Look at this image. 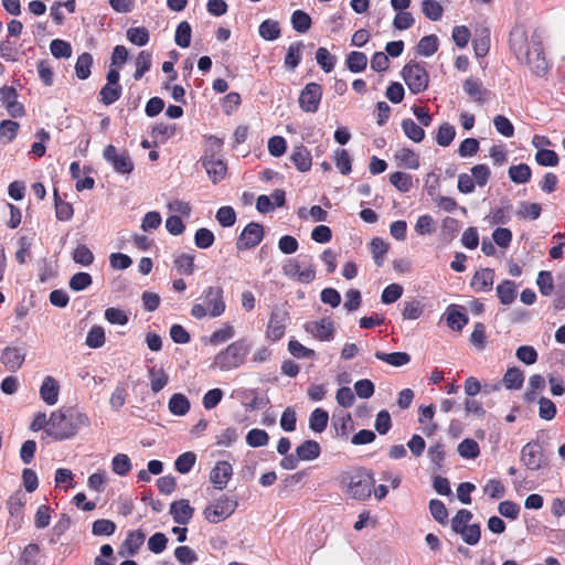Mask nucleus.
I'll list each match as a JSON object with an SVG mask.
<instances>
[{
    "label": "nucleus",
    "instance_id": "36",
    "mask_svg": "<svg viewBox=\"0 0 565 565\" xmlns=\"http://www.w3.org/2000/svg\"><path fill=\"white\" fill-rule=\"evenodd\" d=\"M54 204H55V214L56 218L60 221H70L74 214V210L71 203L63 201L57 192V189H54Z\"/></svg>",
    "mask_w": 565,
    "mask_h": 565
},
{
    "label": "nucleus",
    "instance_id": "9",
    "mask_svg": "<svg viewBox=\"0 0 565 565\" xmlns=\"http://www.w3.org/2000/svg\"><path fill=\"white\" fill-rule=\"evenodd\" d=\"M237 502L222 495L204 510V516L210 523H218L228 518L236 509Z\"/></svg>",
    "mask_w": 565,
    "mask_h": 565
},
{
    "label": "nucleus",
    "instance_id": "7",
    "mask_svg": "<svg viewBox=\"0 0 565 565\" xmlns=\"http://www.w3.org/2000/svg\"><path fill=\"white\" fill-rule=\"evenodd\" d=\"M402 76L413 94H419L428 87V73L419 63L406 64L402 70Z\"/></svg>",
    "mask_w": 565,
    "mask_h": 565
},
{
    "label": "nucleus",
    "instance_id": "25",
    "mask_svg": "<svg viewBox=\"0 0 565 565\" xmlns=\"http://www.w3.org/2000/svg\"><path fill=\"white\" fill-rule=\"evenodd\" d=\"M321 447L316 440H306L296 448V455L301 460L310 461L320 456Z\"/></svg>",
    "mask_w": 565,
    "mask_h": 565
},
{
    "label": "nucleus",
    "instance_id": "61",
    "mask_svg": "<svg viewBox=\"0 0 565 565\" xmlns=\"http://www.w3.org/2000/svg\"><path fill=\"white\" fill-rule=\"evenodd\" d=\"M370 247L375 264L377 266H382L384 263V256L388 249V245L382 238L375 237L371 241Z\"/></svg>",
    "mask_w": 565,
    "mask_h": 565
},
{
    "label": "nucleus",
    "instance_id": "1",
    "mask_svg": "<svg viewBox=\"0 0 565 565\" xmlns=\"http://www.w3.org/2000/svg\"><path fill=\"white\" fill-rule=\"evenodd\" d=\"M509 45L516 60L526 64L534 75H546L550 65L544 56L542 43L535 34L529 40L527 30L523 24H515L512 28Z\"/></svg>",
    "mask_w": 565,
    "mask_h": 565
},
{
    "label": "nucleus",
    "instance_id": "21",
    "mask_svg": "<svg viewBox=\"0 0 565 565\" xmlns=\"http://www.w3.org/2000/svg\"><path fill=\"white\" fill-rule=\"evenodd\" d=\"M494 280V271L490 268H483L477 271L471 280L472 288L478 292L491 290Z\"/></svg>",
    "mask_w": 565,
    "mask_h": 565
},
{
    "label": "nucleus",
    "instance_id": "41",
    "mask_svg": "<svg viewBox=\"0 0 565 565\" xmlns=\"http://www.w3.org/2000/svg\"><path fill=\"white\" fill-rule=\"evenodd\" d=\"M132 463L126 454H117L111 460V470L117 476L124 477L130 472Z\"/></svg>",
    "mask_w": 565,
    "mask_h": 565
},
{
    "label": "nucleus",
    "instance_id": "10",
    "mask_svg": "<svg viewBox=\"0 0 565 565\" xmlns=\"http://www.w3.org/2000/svg\"><path fill=\"white\" fill-rule=\"evenodd\" d=\"M322 97V87L317 83H308L300 92L298 103L299 107L306 113H316Z\"/></svg>",
    "mask_w": 565,
    "mask_h": 565
},
{
    "label": "nucleus",
    "instance_id": "39",
    "mask_svg": "<svg viewBox=\"0 0 565 565\" xmlns=\"http://www.w3.org/2000/svg\"><path fill=\"white\" fill-rule=\"evenodd\" d=\"M402 129L406 137L414 142H420L425 138L424 129L411 118L403 119Z\"/></svg>",
    "mask_w": 565,
    "mask_h": 565
},
{
    "label": "nucleus",
    "instance_id": "49",
    "mask_svg": "<svg viewBox=\"0 0 565 565\" xmlns=\"http://www.w3.org/2000/svg\"><path fill=\"white\" fill-rule=\"evenodd\" d=\"M456 137V129L452 125L444 122L439 126L436 142L441 147H448Z\"/></svg>",
    "mask_w": 565,
    "mask_h": 565
},
{
    "label": "nucleus",
    "instance_id": "5",
    "mask_svg": "<svg viewBox=\"0 0 565 565\" xmlns=\"http://www.w3.org/2000/svg\"><path fill=\"white\" fill-rule=\"evenodd\" d=\"M250 351V344L246 339L232 342L226 349L218 352L212 363V367L227 372L241 367Z\"/></svg>",
    "mask_w": 565,
    "mask_h": 565
},
{
    "label": "nucleus",
    "instance_id": "51",
    "mask_svg": "<svg viewBox=\"0 0 565 565\" xmlns=\"http://www.w3.org/2000/svg\"><path fill=\"white\" fill-rule=\"evenodd\" d=\"M316 60L317 63L321 66V68L326 73H330L337 63V57L326 49V47H319L316 52Z\"/></svg>",
    "mask_w": 565,
    "mask_h": 565
},
{
    "label": "nucleus",
    "instance_id": "50",
    "mask_svg": "<svg viewBox=\"0 0 565 565\" xmlns=\"http://www.w3.org/2000/svg\"><path fill=\"white\" fill-rule=\"evenodd\" d=\"M191 25L186 21L179 23L175 30L174 41L182 49L189 47L191 43Z\"/></svg>",
    "mask_w": 565,
    "mask_h": 565
},
{
    "label": "nucleus",
    "instance_id": "29",
    "mask_svg": "<svg viewBox=\"0 0 565 565\" xmlns=\"http://www.w3.org/2000/svg\"><path fill=\"white\" fill-rule=\"evenodd\" d=\"M395 160L399 166L416 170L419 168V157L409 148H402L395 153Z\"/></svg>",
    "mask_w": 565,
    "mask_h": 565
},
{
    "label": "nucleus",
    "instance_id": "18",
    "mask_svg": "<svg viewBox=\"0 0 565 565\" xmlns=\"http://www.w3.org/2000/svg\"><path fill=\"white\" fill-rule=\"evenodd\" d=\"M60 385L53 376H45L40 387V396L47 405H55L58 401Z\"/></svg>",
    "mask_w": 565,
    "mask_h": 565
},
{
    "label": "nucleus",
    "instance_id": "42",
    "mask_svg": "<svg viewBox=\"0 0 565 565\" xmlns=\"http://www.w3.org/2000/svg\"><path fill=\"white\" fill-rule=\"evenodd\" d=\"M367 57L363 52L353 51L347 57V66L352 73H360L366 68Z\"/></svg>",
    "mask_w": 565,
    "mask_h": 565
},
{
    "label": "nucleus",
    "instance_id": "57",
    "mask_svg": "<svg viewBox=\"0 0 565 565\" xmlns=\"http://www.w3.org/2000/svg\"><path fill=\"white\" fill-rule=\"evenodd\" d=\"M510 210H511V204L491 210V212L488 216L490 224H493V225L508 224L511 220Z\"/></svg>",
    "mask_w": 565,
    "mask_h": 565
},
{
    "label": "nucleus",
    "instance_id": "28",
    "mask_svg": "<svg viewBox=\"0 0 565 565\" xmlns=\"http://www.w3.org/2000/svg\"><path fill=\"white\" fill-rule=\"evenodd\" d=\"M168 408L175 416H184L190 411V402L185 395L175 393L170 397Z\"/></svg>",
    "mask_w": 565,
    "mask_h": 565
},
{
    "label": "nucleus",
    "instance_id": "3",
    "mask_svg": "<svg viewBox=\"0 0 565 565\" xmlns=\"http://www.w3.org/2000/svg\"><path fill=\"white\" fill-rule=\"evenodd\" d=\"M341 484L344 486V493L358 501H365L372 494L375 484L373 473L366 469H358L352 473H345L341 478Z\"/></svg>",
    "mask_w": 565,
    "mask_h": 565
},
{
    "label": "nucleus",
    "instance_id": "23",
    "mask_svg": "<svg viewBox=\"0 0 565 565\" xmlns=\"http://www.w3.org/2000/svg\"><path fill=\"white\" fill-rule=\"evenodd\" d=\"M469 319L466 313L458 310V307L455 305H450L446 310V322L447 326L456 331L462 330V328L468 323Z\"/></svg>",
    "mask_w": 565,
    "mask_h": 565
},
{
    "label": "nucleus",
    "instance_id": "53",
    "mask_svg": "<svg viewBox=\"0 0 565 565\" xmlns=\"http://www.w3.org/2000/svg\"><path fill=\"white\" fill-rule=\"evenodd\" d=\"M196 461V455L192 451H186L180 455L174 461V468L180 473H188L193 468Z\"/></svg>",
    "mask_w": 565,
    "mask_h": 565
},
{
    "label": "nucleus",
    "instance_id": "14",
    "mask_svg": "<svg viewBox=\"0 0 565 565\" xmlns=\"http://www.w3.org/2000/svg\"><path fill=\"white\" fill-rule=\"evenodd\" d=\"M25 350L21 347H6L1 353V363L10 372L19 370L25 360Z\"/></svg>",
    "mask_w": 565,
    "mask_h": 565
},
{
    "label": "nucleus",
    "instance_id": "63",
    "mask_svg": "<svg viewBox=\"0 0 565 565\" xmlns=\"http://www.w3.org/2000/svg\"><path fill=\"white\" fill-rule=\"evenodd\" d=\"M269 436L264 429L253 428L246 435V443L250 447H262L268 444Z\"/></svg>",
    "mask_w": 565,
    "mask_h": 565
},
{
    "label": "nucleus",
    "instance_id": "27",
    "mask_svg": "<svg viewBox=\"0 0 565 565\" xmlns=\"http://www.w3.org/2000/svg\"><path fill=\"white\" fill-rule=\"evenodd\" d=\"M497 295L502 305H511L516 298V286L512 280H503L497 286Z\"/></svg>",
    "mask_w": 565,
    "mask_h": 565
},
{
    "label": "nucleus",
    "instance_id": "56",
    "mask_svg": "<svg viewBox=\"0 0 565 565\" xmlns=\"http://www.w3.org/2000/svg\"><path fill=\"white\" fill-rule=\"evenodd\" d=\"M174 267L180 274L192 275L194 271V255L183 253L174 259Z\"/></svg>",
    "mask_w": 565,
    "mask_h": 565
},
{
    "label": "nucleus",
    "instance_id": "45",
    "mask_svg": "<svg viewBox=\"0 0 565 565\" xmlns=\"http://www.w3.org/2000/svg\"><path fill=\"white\" fill-rule=\"evenodd\" d=\"M93 64V56L85 52L81 54L75 64V73L79 79H86L90 75V67Z\"/></svg>",
    "mask_w": 565,
    "mask_h": 565
},
{
    "label": "nucleus",
    "instance_id": "33",
    "mask_svg": "<svg viewBox=\"0 0 565 565\" xmlns=\"http://www.w3.org/2000/svg\"><path fill=\"white\" fill-rule=\"evenodd\" d=\"M329 422V414L322 408H316L309 417V427L315 433H322Z\"/></svg>",
    "mask_w": 565,
    "mask_h": 565
},
{
    "label": "nucleus",
    "instance_id": "24",
    "mask_svg": "<svg viewBox=\"0 0 565 565\" xmlns=\"http://www.w3.org/2000/svg\"><path fill=\"white\" fill-rule=\"evenodd\" d=\"M303 43L297 41L288 46L287 54L285 56L284 65L287 70L294 71L301 62L302 58Z\"/></svg>",
    "mask_w": 565,
    "mask_h": 565
},
{
    "label": "nucleus",
    "instance_id": "46",
    "mask_svg": "<svg viewBox=\"0 0 565 565\" xmlns=\"http://www.w3.org/2000/svg\"><path fill=\"white\" fill-rule=\"evenodd\" d=\"M291 24L297 32L306 33L311 26V18L307 12L296 10L291 14Z\"/></svg>",
    "mask_w": 565,
    "mask_h": 565
},
{
    "label": "nucleus",
    "instance_id": "30",
    "mask_svg": "<svg viewBox=\"0 0 565 565\" xmlns=\"http://www.w3.org/2000/svg\"><path fill=\"white\" fill-rule=\"evenodd\" d=\"M146 534L141 530L129 532L122 547L127 550V555L134 556L145 543Z\"/></svg>",
    "mask_w": 565,
    "mask_h": 565
},
{
    "label": "nucleus",
    "instance_id": "60",
    "mask_svg": "<svg viewBox=\"0 0 565 565\" xmlns=\"http://www.w3.org/2000/svg\"><path fill=\"white\" fill-rule=\"evenodd\" d=\"M50 51L56 58H68L72 56V46L64 40H53L50 44Z\"/></svg>",
    "mask_w": 565,
    "mask_h": 565
},
{
    "label": "nucleus",
    "instance_id": "38",
    "mask_svg": "<svg viewBox=\"0 0 565 565\" xmlns=\"http://www.w3.org/2000/svg\"><path fill=\"white\" fill-rule=\"evenodd\" d=\"M502 382L508 390H519L523 385L524 374L518 367L508 369Z\"/></svg>",
    "mask_w": 565,
    "mask_h": 565
},
{
    "label": "nucleus",
    "instance_id": "2",
    "mask_svg": "<svg viewBox=\"0 0 565 565\" xmlns=\"http://www.w3.org/2000/svg\"><path fill=\"white\" fill-rule=\"evenodd\" d=\"M88 416L77 409H68L66 413L58 409L50 415V427L46 434L56 440H66L74 437L82 428L88 427Z\"/></svg>",
    "mask_w": 565,
    "mask_h": 565
},
{
    "label": "nucleus",
    "instance_id": "16",
    "mask_svg": "<svg viewBox=\"0 0 565 565\" xmlns=\"http://www.w3.org/2000/svg\"><path fill=\"white\" fill-rule=\"evenodd\" d=\"M233 475V468L227 461H218L210 472V481L217 490H223Z\"/></svg>",
    "mask_w": 565,
    "mask_h": 565
},
{
    "label": "nucleus",
    "instance_id": "59",
    "mask_svg": "<svg viewBox=\"0 0 565 565\" xmlns=\"http://www.w3.org/2000/svg\"><path fill=\"white\" fill-rule=\"evenodd\" d=\"M214 241L215 236L209 228L201 227L194 234V244L198 248L206 249L214 244Z\"/></svg>",
    "mask_w": 565,
    "mask_h": 565
},
{
    "label": "nucleus",
    "instance_id": "4",
    "mask_svg": "<svg viewBox=\"0 0 565 565\" xmlns=\"http://www.w3.org/2000/svg\"><path fill=\"white\" fill-rule=\"evenodd\" d=\"M201 299L202 302L194 303L191 309V315L195 319H203L205 317L217 318L224 313L226 305L222 287H206L202 292Z\"/></svg>",
    "mask_w": 565,
    "mask_h": 565
},
{
    "label": "nucleus",
    "instance_id": "15",
    "mask_svg": "<svg viewBox=\"0 0 565 565\" xmlns=\"http://www.w3.org/2000/svg\"><path fill=\"white\" fill-rule=\"evenodd\" d=\"M521 461L531 470L540 469L544 462L542 447L537 443H527L521 450Z\"/></svg>",
    "mask_w": 565,
    "mask_h": 565
},
{
    "label": "nucleus",
    "instance_id": "20",
    "mask_svg": "<svg viewBox=\"0 0 565 565\" xmlns=\"http://www.w3.org/2000/svg\"><path fill=\"white\" fill-rule=\"evenodd\" d=\"M290 160L298 171L307 172L311 169L312 157L310 151L302 145L296 146L290 154Z\"/></svg>",
    "mask_w": 565,
    "mask_h": 565
},
{
    "label": "nucleus",
    "instance_id": "11",
    "mask_svg": "<svg viewBox=\"0 0 565 565\" xmlns=\"http://www.w3.org/2000/svg\"><path fill=\"white\" fill-rule=\"evenodd\" d=\"M264 238V227L259 223L252 222L242 231L236 241L238 250H246L256 247Z\"/></svg>",
    "mask_w": 565,
    "mask_h": 565
},
{
    "label": "nucleus",
    "instance_id": "35",
    "mask_svg": "<svg viewBox=\"0 0 565 565\" xmlns=\"http://www.w3.org/2000/svg\"><path fill=\"white\" fill-rule=\"evenodd\" d=\"M121 92V85H111L106 83L99 92V100L104 105L109 106L120 98Z\"/></svg>",
    "mask_w": 565,
    "mask_h": 565
},
{
    "label": "nucleus",
    "instance_id": "26",
    "mask_svg": "<svg viewBox=\"0 0 565 565\" xmlns=\"http://www.w3.org/2000/svg\"><path fill=\"white\" fill-rule=\"evenodd\" d=\"M374 355L377 360L384 361L395 367H401L411 362V355L406 352L385 353L382 351H376Z\"/></svg>",
    "mask_w": 565,
    "mask_h": 565
},
{
    "label": "nucleus",
    "instance_id": "48",
    "mask_svg": "<svg viewBox=\"0 0 565 565\" xmlns=\"http://www.w3.org/2000/svg\"><path fill=\"white\" fill-rule=\"evenodd\" d=\"M152 55L148 51H141L136 58V72L134 78L139 81L151 67Z\"/></svg>",
    "mask_w": 565,
    "mask_h": 565
},
{
    "label": "nucleus",
    "instance_id": "32",
    "mask_svg": "<svg viewBox=\"0 0 565 565\" xmlns=\"http://www.w3.org/2000/svg\"><path fill=\"white\" fill-rule=\"evenodd\" d=\"M473 50L477 57H483L488 54L490 49V31L483 28L473 39Z\"/></svg>",
    "mask_w": 565,
    "mask_h": 565
},
{
    "label": "nucleus",
    "instance_id": "12",
    "mask_svg": "<svg viewBox=\"0 0 565 565\" xmlns=\"http://www.w3.org/2000/svg\"><path fill=\"white\" fill-rule=\"evenodd\" d=\"M288 319L287 311L282 309L273 310L267 324L266 338L271 342L279 341L285 334Z\"/></svg>",
    "mask_w": 565,
    "mask_h": 565
},
{
    "label": "nucleus",
    "instance_id": "37",
    "mask_svg": "<svg viewBox=\"0 0 565 565\" xmlns=\"http://www.w3.org/2000/svg\"><path fill=\"white\" fill-rule=\"evenodd\" d=\"M259 35L266 41H275L280 36L279 23L275 20L267 19L259 25Z\"/></svg>",
    "mask_w": 565,
    "mask_h": 565
},
{
    "label": "nucleus",
    "instance_id": "47",
    "mask_svg": "<svg viewBox=\"0 0 565 565\" xmlns=\"http://www.w3.org/2000/svg\"><path fill=\"white\" fill-rule=\"evenodd\" d=\"M458 454L465 459H475L480 454V448L475 439L466 438L458 445Z\"/></svg>",
    "mask_w": 565,
    "mask_h": 565
},
{
    "label": "nucleus",
    "instance_id": "64",
    "mask_svg": "<svg viewBox=\"0 0 565 565\" xmlns=\"http://www.w3.org/2000/svg\"><path fill=\"white\" fill-rule=\"evenodd\" d=\"M390 181L401 192H408L413 186L412 177L405 172L392 173Z\"/></svg>",
    "mask_w": 565,
    "mask_h": 565
},
{
    "label": "nucleus",
    "instance_id": "55",
    "mask_svg": "<svg viewBox=\"0 0 565 565\" xmlns=\"http://www.w3.org/2000/svg\"><path fill=\"white\" fill-rule=\"evenodd\" d=\"M94 259L93 252L84 244L78 245L73 252V260L82 266H90Z\"/></svg>",
    "mask_w": 565,
    "mask_h": 565
},
{
    "label": "nucleus",
    "instance_id": "22",
    "mask_svg": "<svg viewBox=\"0 0 565 565\" xmlns=\"http://www.w3.org/2000/svg\"><path fill=\"white\" fill-rule=\"evenodd\" d=\"M201 162L213 183L224 179L226 174V164L222 160H215L205 156L201 159Z\"/></svg>",
    "mask_w": 565,
    "mask_h": 565
},
{
    "label": "nucleus",
    "instance_id": "44",
    "mask_svg": "<svg viewBox=\"0 0 565 565\" xmlns=\"http://www.w3.org/2000/svg\"><path fill=\"white\" fill-rule=\"evenodd\" d=\"M20 56V51L14 41H11L10 38L0 42V57L9 61L17 62Z\"/></svg>",
    "mask_w": 565,
    "mask_h": 565
},
{
    "label": "nucleus",
    "instance_id": "6",
    "mask_svg": "<svg viewBox=\"0 0 565 565\" xmlns=\"http://www.w3.org/2000/svg\"><path fill=\"white\" fill-rule=\"evenodd\" d=\"M282 273L301 284H310L316 278V267L311 257H308L307 262H300L297 258L288 259L282 265Z\"/></svg>",
    "mask_w": 565,
    "mask_h": 565
},
{
    "label": "nucleus",
    "instance_id": "62",
    "mask_svg": "<svg viewBox=\"0 0 565 565\" xmlns=\"http://www.w3.org/2000/svg\"><path fill=\"white\" fill-rule=\"evenodd\" d=\"M93 282V278L88 273L79 271L73 275L68 286L74 291H82L88 288Z\"/></svg>",
    "mask_w": 565,
    "mask_h": 565
},
{
    "label": "nucleus",
    "instance_id": "8",
    "mask_svg": "<svg viewBox=\"0 0 565 565\" xmlns=\"http://www.w3.org/2000/svg\"><path fill=\"white\" fill-rule=\"evenodd\" d=\"M103 157L113 167L115 172L119 174H129L135 168L129 153L126 150L117 151L113 145L105 147Z\"/></svg>",
    "mask_w": 565,
    "mask_h": 565
},
{
    "label": "nucleus",
    "instance_id": "34",
    "mask_svg": "<svg viewBox=\"0 0 565 565\" xmlns=\"http://www.w3.org/2000/svg\"><path fill=\"white\" fill-rule=\"evenodd\" d=\"M509 178L518 184H524L530 181L532 171L531 168L526 163H520L516 166H511L509 168Z\"/></svg>",
    "mask_w": 565,
    "mask_h": 565
},
{
    "label": "nucleus",
    "instance_id": "43",
    "mask_svg": "<svg viewBox=\"0 0 565 565\" xmlns=\"http://www.w3.org/2000/svg\"><path fill=\"white\" fill-rule=\"evenodd\" d=\"M105 330L100 326H93L86 335V345L90 349H98L105 344Z\"/></svg>",
    "mask_w": 565,
    "mask_h": 565
},
{
    "label": "nucleus",
    "instance_id": "52",
    "mask_svg": "<svg viewBox=\"0 0 565 565\" xmlns=\"http://www.w3.org/2000/svg\"><path fill=\"white\" fill-rule=\"evenodd\" d=\"M542 207L539 203L521 202L516 215L525 220H537L541 215Z\"/></svg>",
    "mask_w": 565,
    "mask_h": 565
},
{
    "label": "nucleus",
    "instance_id": "58",
    "mask_svg": "<svg viewBox=\"0 0 565 565\" xmlns=\"http://www.w3.org/2000/svg\"><path fill=\"white\" fill-rule=\"evenodd\" d=\"M116 531V524L107 519H99L93 523L92 533L95 536H110Z\"/></svg>",
    "mask_w": 565,
    "mask_h": 565
},
{
    "label": "nucleus",
    "instance_id": "31",
    "mask_svg": "<svg viewBox=\"0 0 565 565\" xmlns=\"http://www.w3.org/2000/svg\"><path fill=\"white\" fill-rule=\"evenodd\" d=\"M148 374L150 379L151 391L156 394L162 391L169 382V375L163 369H157L152 366L148 370Z\"/></svg>",
    "mask_w": 565,
    "mask_h": 565
},
{
    "label": "nucleus",
    "instance_id": "13",
    "mask_svg": "<svg viewBox=\"0 0 565 565\" xmlns=\"http://www.w3.org/2000/svg\"><path fill=\"white\" fill-rule=\"evenodd\" d=\"M305 329L319 341H331L334 338V322L330 318H322L306 323Z\"/></svg>",
    "mask_w": 565,
    "mask_h": 565
},
{
    "label": "nucleus",
    "instance_id": "17",
    "mask_svg": "<svg viewBox=\"0 0 565 565\" xmlns=\"http://www.w3.org/2000/svg\"><path fill=\"white\" fill-rule=\"evenodd\" d=\"M194 513V509L190 505L189 501L181 499L174 501L170 505V514L175 523L185 525L190 522Z\"/></svg>",
    "mask_w": 565,
    "mask_h": 565
},
{
    "label": "nucleus",
    "instance_id": "54",
    "mask_svg": "<svg viewBox=\"0 0 565 565\" xmlns=\"http://www.w3.org/2000/svg\"><path fill=\"white\" fill-rule=\"evenodd\" d=\"M422 10L425 17L431 21L440 20L444 12L441 4L436 0H424Z\"/></svg>",
    "mask_w": 565,
    "mask_h": 565
},
{
    "label": "nucleus",
    "instance_id": "40",
    "mask_svg": "<svg viewBox=\"0 0 565 565\" xmlns=\"http://www.w3.org/2000/svg\"><path fill=\"white\" fill-rule=\"evenodd\" d=\"M417 53L422 56H431L438 50V38L434 34L422 38L417 44Z\"/></svg>",
    "mask_w": 565,
    "mask_h": 565
},
{
    "label": "nucleus",
    "instance_id": "19",
    "mask_svg": "<svg viewBox=\"0 0 565 565\" xmlns=\"http://www.w3.org/2000/svg\"><path fill=\"white\" fill-rule=\"evenodd\" d=\"M463 90L465 93L473 99V102L478 103V104H482L487 100L488 96H489V90H487L481 81L477 79V78H473V77H469L463 83Z\"/></svg>",
    "mask_w": 565,
    "mask_h": 565
}]
</instances>
